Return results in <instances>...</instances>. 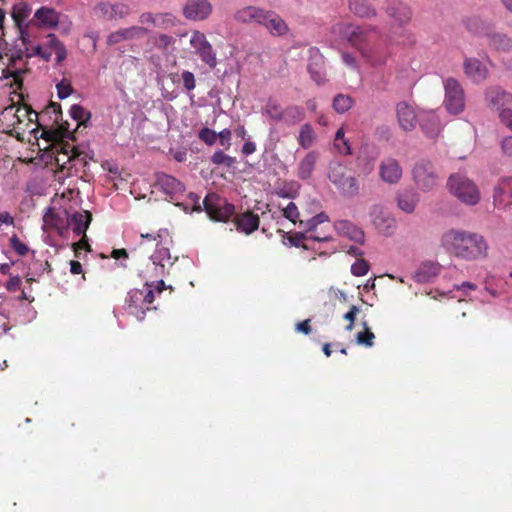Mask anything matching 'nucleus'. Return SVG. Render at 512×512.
Instances as JSON below:
<instances>
[{"instance_id": "obj_1", "label": "nucleus", "mask_w": 512, "mask_h": 512, "mask_svg": "<svg viewBox=\"0 0 512 512\" xmlns=\"http://www.w3.org/2000/svg\"><path fill=\"white\" fill-rule=\"evenodd\" d=\"M439 243L447 253L460 260L473 262L488 257V242L476 232L451 228L441 234Z\"/></svg>"}, {"instance_id": "obj_2", "label": "nucleus", "mask_w": 512, "mask_h": 512, "mask_svg": "<svg viewBox=\"0 0 512 512\" xmlns=\"http://www.w3.org/2000/svg\"><path fill=\"white\" fill-rule=\"evenodd\" d=\"M37 113L25 106L10 105L0 113V123L7 133H15L17 137L26 131L32 133L36 129Z\"/></svg>"}, {"instance_id": "obj_3", "label": "nucleus", "mask_w": 512, "mask_h": 512, "mask_svg": "<svg viewBox=\"0 0 512 512\" xmlns=\"http://www.w3.org/2000/svg\"><path fill=\"white\" fill-rule=\"evenodd\" d=\"M23 53L26 58L39 57L46 62L55 55L57 64L62 63L67 57L65 45L54 34H49L42 44H37L30 39L29 44L23 45Z\"/></svg>"}, {"instance_id": "obj_4", "label": "nucleus", "mask_w": 512, "mask_h": 512, "mask_svg": "<svg viewBox=\"0 0 512 512\" xmlns=\"http://www.w3.org/2000/svg\"><path fill=\"white\" fill-rule=\"evenodd\" d=\"M449 192L461 203L474 206L481 200V193L476 183L465 175L454 174L447 182Z\"/></svg>"}, {"instance_id": "obj_5", "label": "nucleus", "mask_w": 512, "mask_h": 512, "mask_svg": "<svg viewBox=\"0 0 512 512\" xmlns=\"http://www.w3.org/2000/svg\"><path fill=\"white\" fill-rule=\"evenodd\" d=\"M376 31L372 25H357L352 22L339 21L332 25L330 33L335 40L347 41L353 46L366 41L368 35Z\"/></svg>"}, {"instance_id": "obj_6", "label": "nucleus", "mask_w": 512, "mask_h": 512, "mask_svg": "<svg viewBox=\"0 0 512 512\" xmlns=\"http://www.w3.org/2000/svg\"><path fill=\"white\" fill-rule=\"evenodd\" d=\"M443 106L451 115L462 113L466 106V97L462 85L454 78L444 81Z\"/></svg>"}, {"instance_id": "obj_7", "label": "nucleus", "mask_w": 512, "mask_h": 512, "mask_svg": "<svg viewBox=\"0 0 512 512\" xmlns=\"http://www.w3.org/2000/svg\"><path fill=\"white\" fill-rule=\"evenodd\" d=\"M328 178L346 195H355L358 191L356 178L338 161H331L328 166Z\"/></svg>"}, {"instance_id": "obj_8", "label": "nucleus", "mask_w": 512, "mask_h": 512, "mask_svg": "<svg viewBox=\"0 0 512 512\" xmlns=\"http://www.w3.org/2000/svg\"><path fill=\"white\" fill-rule=\"evenodd\" d=\"M173 264L168 247L158 246L155 253L150 257L145 268L141 271L144 279L152 280L162 277L166 269Z\"/></svg>"}, {"instance_id": "obj_9", "label": "nucleus", "mask_w": 512, "mask_h": 512, "mask_svg": "<svg viewBox=\"0 0 512 512\" xmlns=\"http://www.w3.org/2000/svg\"><path fill=\"white\" fill-rule=\"evenodd\" d=\"M367 216L373 227L382 234H389L395 227V219L384 205H372L368 210Z\"/></svg>"}, {"instance_id": "obj_10", "label": "nucleus", "mask_w": 512, "mask_h": 512, "mask_svg": "<svg viewBox=\"0 0 512 512\" xmlns=\"http://www.w3.org/2000/svg\"><path fill=\"white\" fill-rule=\"evenodd\" d=\"M203 203L208 216L216 221H225L234 213L233 205L215 194L206 196Z\"/></svg>"}, {"instance_id": "obj_11", "label": "nucleus", "mask_w": 512, "mask_h": 512, "mask_svg": "<svg viewBox=\"0 0 512 512\" xmlns=\"http://www.w3.org/2000/svg\"><path fill=\"white\" fill-rule=\"evenodd\" d=\"M463 69L467 78L473 83L480 84L488 79L491 63L485 58L470 57L464 60Z\"/></svg>"}, {"instance_id": "obj_12", "label": "nucleus", "mask_w": 512, "mask_h": 512, "mask_svg": "<svg viewBox=\"0 0 512 512\" xmlns=\"http://www.w3.org/2000/svg\"><path fill=\"white\" fill-rule=\"evenodd\" d=\"M413 178L419 189L430 191L437 185V174L433 165L426 160L416 163L413 168Z\"/></svg>"}, {"instance_id": "obj_13", "label": "nucleus", "mask_w": 512, "mask_h": 512, "mask_svg": "<svg viewBox=\"0 0 512 512\" xmlns=\"http://www.w3.org/2000/svg\"><path fill=\"white\" fill-rule=\"evenodd\" d=\"M190 45L200 59L210 68L213 69L217 66L216 53L203 33L193 31L190 36Z\"/></svg>"}, {"instance_id": "obj_14", "label": "nucleus", "mask_w": 512, "mask_h": 512, "mask_svg": "<svg viewBox=\"0 0 512 512\" xmlns=\"http://www.w3.org/2000/svg\"><path fill=\"white\" fill-rule=\"evenodd\" d=\"M19 2L14 4L11 16L18 28L19 31V39L24 44H29V40L31 39V35L28 31V23L27 20L31 14L30 6L24 2L23 0H18Z\"/></svg>"}, {"instance_id": "obj_15", "label": "nucleus", "mask_w": 512, "mask_h": 512, "mask_svg": "<svg viewBox=\"0 0 512 512\" xmlns=\"http://www.w3.org/2000/svg\"><path fill=\"white\" fill-rule=\"evenodd\" d=\"M484 101L488 108L500 113L512 104V94L499 86H490L484 92Z\"/></svg>"}, {"instance_id": "obj_16", "label": "nucleus", "mask_w": 512, "mask_h": 512, "mask_svg": "<svg viewBox=\"0 0 512 512\" xmlns=\"http://www.w3.org/2000/svg\"><path fill=\"white\" fill-rule=\"evenodd\" d=\"M94 13L107 20H118L130 13L129 6L122 2H99L94 7Z\"/></svg>"}, {"instance_id": "obj_17", "label": "nucleus", "mask_w": 512, "mask_h": 512, "mask_svg": "<svg viewBox=\"0 0 512 512\" xmlns=\"http://www.w3.org/2000/svg\"><path fill=\"white\" fill-rule=\"evenodd\" d=\"M493 202L498 208L505 209L512 204V175L499 179L493 191Z\"/></svg>"}, {"instance_id": "obj_18", "label": "nucleus", "mask_w": 512, "mask_h": 512, "mask_svg": "<svg viewBox=\"0 0 512 512\" xmlns=\"http://www.w3.org/2000/svg\"><path fill=\"white\" fill-rule=\"evenodd\" d=\"M212 12V5L208 0H188L183 8L186 18L194 21L206 19Z\"/></svg>"}, {"instance_id": "obj_19", "label": "nucleus", "mask_w": 512, "mask_h": 512, "mask_svg": "<svg viewBox=\"0 0 512 512\" xmlns=\"http://www.w3.org/2000/svg\"><path fill=\"white\" fill-rule=\"evenodd\" d=\"M385 12L389 19L398 25H404L408 23L411 18V11L409 7L398 0L387 1Z\"/></svg>"}, {"instance_id": "obj_20", "label": "nucleus", "mask_w": 512, "mask_h": 512, "mask_svg": "<svg viewBox=\"0 0 512 512\" xmlns=\"http://www.w3.org/2000/svg\"><path fill=\"white\" fill-rule=\"evenodd\" d=\"M157 186L161 191L167 194L172 201L178 200L185 191V188L180 181L167 174H160L157 176Z\"/></svg>"}, {"instance_id": "obj_21", "label": "nucleus", "mask_w": 512, "mask_h": 512, "mask_svg": "<svg viewBox=\"0 0 512 512\" xmlns=\"http://www.w3.org/2000/svg\"><path fill=\"white\" fill-rule=\"evenodd\" d=\"M397 119L400 127L405 131H410L420 122V114L407 103H399L397 105Z\"/></svg>"}, {"instance_id": "obj_22", "label": "nucleus", "mask_w": 512, "mask_h": 512, "mask_svg": "<svg viewBox=\"0 0 512 512\" xmlns=\"http://www.w3.org/2000/svg\"><path fill=\"white\" fill-rule=\"evenodd\" d=\"M379 176L382 181L395 184L402 177V168L395 159H385L379 165Z\"/></svg>"}, {"instance_id": "obj_23", "label": "nucleus", "mask_w": 512, "mask_h": 512, "mask_svg": "<svg viewBox=\"0 0 512 512\" xmlns=\"http://www.w3.org/2000/svg\"><path fill=\"white\" fill-rule=\"evenodd\" d=\"M267 10L256 6H244L238 9L234 14V19L243 24H260L265 20Z\"/></svg>"}, {"instance_id": "obj_24", "label": "nucleus", "mask_w": 512, "mask_h": 512, "mask_svg": "<svg viewBox=\"0 0 512 512\" xmlns=\"http://www.w3.org/2000/svg\"><path fill=\"white\" fill-rule=\"evenodd\" d=\"M348 8L356 17L373 19L378 15L376 7L369 0H347Z\"/></svg>"}, {"instance_id": "obj_25", "label": "nucleus", "mask_w": 512, "mask_h": 512, "mask_svg": "<svg viewBox=\"0 0 512 512\" xmlns=\"http://www.w3.org/2000/svg\"><path fill=\"white\" fill-rule=\"evenodd\" d=\"M420 124L430 137L437 136L442 129L441 120L435 111H422L420 113Z\"/></svg>"}, {"instance_id": "obj_26", "label": "nucleus", "mask_w": 512, "mask_h": 512, "mask_svg": "<svg viewBox=\"0 0 512 512\" xmlns=\"http://www.w3.org/2000/svg\"><path fill=\"white\" fill-rule=\"evenodd\" d=\"M33 20L40 28H54L59 22V14L52 8L41 7L35 11Z\"/></svg>"}, {"instance_id": "obj_27", "label": "nucleus", "mask_w": 512, "mask_h": 512, "mask_svg": "<svg viewBox=\"0 0 512 512\" xmlns=\"http://www.w3.org/2000/svg\"><path fill=\"white\" fill-rule=\"evenodd\" d=\"M262 25L274 36H282L288 33L286 22L275 12L266 11L265 20Z\"/></svg>"}, {"instance_id": "obj_28", "label": "nucleus", "mask_w": 512, "mask_h": 512, "mask_svg": "<svg viewBox=\"0 0 512 512\" xmlns=\"http://www.w3.org/2000/svg\"><path fill=\"white\" fill-rule=\"evenodd\" d=\"M319 160V154L316 151H310L302 157L297 164V176L302 180L309 179Z\"/></svg>"}, {"instance_id": "obj_29", "label": "nucleus", "mask_w": 512, "mask_h": 512, "mask_svg": "<svg viewBox=\"0 0 512 512\" xmlns=\"http://www.w3.org/2000/svg\"><path fill=\"white\" fill-rule=\"evenodd\" d=\"M440 271L441 266L439 263L428 261L421 264L414 277L418 282H430L439 275Z\"/></svg>"}, {"instance_id": "obj_30", "label": "nucleus", "mask_w": 512, "mask_h": 512, "mask_svg": "<svg viewBox=\"0 0 512 512\" xmlns=\"http://www.w3.org/2000/svg\"><path fill=\"white\" fill-rule=\"evenodd\" d=\"M397 207L404 213L411 214L419 202V195L413 191H403L397 195Z\"/></svg>"}, {"instance_id": "obj_31", "label": "nucleus", "mask_w": 512, "mask_h": 512, "mask_svg": "<svg viewBox=\"0 0 512 512\" xmlns=\"http://www.w3.org/2000/svg\"><path fill=\"white\" fill-rule=\"evenodd\" d=\"M91 221V214L87 211L77 212L68 218V225L77 235L84 234Z\"/></svg>"}, {"instance_id": "obj_32", "label": "nucleus", "mask_w": 512, "mask_h": 512, "mask_svg": "<svg viewBox=\"0 0 512 512\" xmlns=\"http://www.w3.org/2000/svg\"><path fill=\"white\" fill-rule=\"evenodd\" d=\"M336 229L340 235L355 242H362L364 239L363 231L347 221L338 222L336 224Z\"/></svg>"}, {"instance_id": "obj_33", "label": "nucleus", "mask_w": 512, "mask_h": 512, "mask_svg": "<svg viewBox=\"0 0 512 512\" xmlns=\"http://www.w3.org/2000/svg\"><path fill=\"white\" fill-rule=\"evenodd\" d=\"M237 228L246 234L255 231L259 226V218L250 212L242 214L236 220Z\"/></svg>"}, {"instance_id": "obj_34", "label": "nucleus", "mask_w": 512, "mask_h": 512, "mask_svg": "<svg viewBox=\"0 0 512 512\" xmlns=\"http://www.w3.org/2000/svg\"><path fill=\"white\" fill-rule=\"evenodd\" d=\"M333 147L340 155H350L351 145L349 140L345 137V129L339 128L335 134Z\"/></svg>"}, {"instance_id": "obj_35", "label": "nucleus", "mask_w": 512, "mask_h": 512, "mask_svg": "<svg viewBox=\"0 0 512 512\" xmlns=\"http://www.w3.org/2000/svg\"><path fill=\"white\" fill-rule=\"evenodd\" d=\"M316 139V134L309 124H304L301 126L299 135H298V143L303 148H309L313 145Z\"/></svg>"}, {"instance_id": "obj_36", "label": "nucleus", "mask_w": 512, "mask_h": 512, "mask_svg": "<svg viewBox=\"0 0 512 512\" xmlns=\"http://www.w3.org/2000/svg\"><path fill=\"white\" fill-rule=\"evenodd\" d=\"M295 112L300 115L299 111L296 108H290L286 112L282 110V108L274 102H270L266 106L267 115L274 120H281L285 117L286 114Z\"/></svg>"}, {"instance_id": "obj_37", "label": "nucleus", "mask_w": 512, "mask_h": 512, "mask_svg": "<svg viewBox=\"0 0 512 512\" xmlns=\"http://www.w3.org/2000/svg\"><path fill=\"white\" fill-rule=\"evenodd\" d=\"M128 303L130 309H140L144 310V291L143 290H132L128 295ZM131 313H136L134 310H131Z\"/></svg>"}, {"instance_id": "obj_38", "label": "nucleus", "mask_w": 512, "mask_h": 512, "mask_svg": "<svg viewBox=\"0 0 512 512\" xmlns=\"http://www.w3.org/2000/svg\"><path fill=\"white\" fill-rule=\"evenodd\" d=\"M353 101L348 95L339 94L333 100V108L338 113H345L352 107Z\"/></svg>"}, {"instance_id": "obj_39", "label": "nucleus", "mask_w": 512, "mask_h": 512, "mask_svg": "<svg viewBox=\"0 0 512 512\" xmlns=\"http://www.w3.org/2000/svg\"><path fill=\"white\" fill-rule=\"evenodd\" d=\"M490 43L497 49L506 50L512 47V40L505 34L494 33L490 36Z\"/></svg>"}, {"instance_id": "obj_40", "label": "nucleus", "mask_w": 512, "mask_h": 512, "mask_svg": "<svg viewBox=\"0 0 512 512\" xmlns=\"http://www.w3.org/2000/svg\"><path fill=\"white\" fill-rule=\"evenodd\" d=\"M375 336L368 328L367 324L364 323V331L357 333L356 341L360 345H365L367 347L373 346V340Z\"/></svg>"}, {"instance_id": "obj_41", "label": "nucleus", "mask_w": 512, "mask_h": 512, "mask_svg": "<svg viewBox=\"0 0 512 512\" xmlns=\"http://www.w3.org/2000/svg\"><path fill=\"white\" fill-rule=\"evenodd\" d=\"M121 30L123 33L124 40H128V39L140 38V37L144 36L147 29L144 27L133 26V27L124 28Z\"/></svg>"}, {"instance_id": "obj_42", "label": "nucleus", "mask_w": 512, "mask_h": 512, "mask_svg": "<svg viewBox=\"0 0 512 512\" xmlns=\"http://www.w3.org/2000/svg\"><path fill=\"white\" fill-rule=\"evenodd\" d=\"M57 93L60 99H65L72 93L71 83L67 79H63L57 84Z\"/></svg>"}, {"instance_id": "obj_43", "label": "nucleus", "mask_w": 512, "mask_h": 512, "mask_svg": "<svg viewBox=\"0 0 512 512\" xmlns=\"http://www.w3.org/2000/svg\"><path fill=\"white\" fill-rule=\"evenodd\" d=\"M369 269V266L366 261L364 260H357L352 266H351V272L355 276H364L367 274Z\"/></svg>"}, {"instance_id": "obj_44", "label": "nucleus", "mask_w": 512, "mask_h": 512, "mask_svg": "<svg viewBox=\"0 0 512 512\" xmlns=\"http://www.w3.org/2000/svg\"><path fill=\"white\" fill-rule=\"evenodd\" d=\"M282 211H283L284 217H286L293 223L296 222V220L299 216V212H298L297 206L293 202H290L285 208H283Z\"/></svg>"}, {"instance_id": "obj_45", "label": "nucleus", "mask_w": 512, "mask_h": 512, "mask_svg": "<svg viewBox=\"0 0 512 512\" xmlns=\"http://www.w3.org/2000/svg\"><path fill=\"white\" fill-rule=\"evenodd\" d=\"M212 161L215 164H225L227 166H231L234 163V158L224 154L221 151L215 152L212 156Z\"/></svg>"}, {"instance_id": "obj_46", "label": "nucleus", "mask_w": 512, "mask_h": 512, "mask_svg": "<svg viewBox=\"0 0 512 512\" xmlns=\"http://www.w3.org/2000/svg\"><path fill=\"white\" fill-rule=\"evenodd\" d=\"M199 138L206 144L212 145L217 139V134L211 129L204 128L200 131Z\"/></svg>"}, {"instance_id": "obj_47", "label": "nucleus", "mask_w": 512, "mask_h": 512, "mask_svg": "<svg viewBox=\"0 0 512 512\" xmlns=\"http://www.w3.org/2000/svg\"><path fill=\"white\" fill-rule=\"evenodd\" d=\"M43 221H44V227L55 228L57 230L60 229V225H59L57 216L52 211H48L44 215Z\"/></svg>"}, {"instance_id": "obj_48", "label": "nucleus", "mask_w": 512, "mask_h": 512, "mask_svg": "<svg viewBox=\"0 0 512 512\" xmlns=\"http://www.w3.org/2000/svg\"><path fill=\"white\" fill-rule=\"evenodd\" d=\"M359 312V307L352 306L350 310L344 314V319L349 322V324L346 326V330L351 331L353 329L355 318L359 314Z\"/></svg>"}, {"instance_id": "obj_49", "label": "nucleus", "mask_w": 512, "mask_h": 512, "mask_svg": "<svg viewBox=\"0 0 512 512\" xmlns=\"http://www.w3.org/2000/svg\"><path fill=\"white\" fill-rule=\"evenodd\" d=\"M454 289L462 292L464 296H469L472 291H475L477 289V285L472 282L465 281L459 285H455Z\"/></svg>"}, {"instance_id": "obj_50", "label": "nucleus", "mask_w": 512, "mask_h": 512, "mask_svg": "<svg viewBox=\"0 0 512 512\" xmlns=\"http://www.w3.org/2000/svg\"><path fill=\"white\" fill-rule=\"evenodd\" d=\"M183 85L187 90H193L196 85L195 77L190 71H184L181 75Z\"/></svg>"}, {"instance_id": "obj_51", "label": "nucleus", "mask_w": 512, "mask_h": 512, "mask_svg": "<svg viewBox=\"0 0 512 512\" xmlns=\"http://www.w3.org/2000/svg\"><path fill=\"white\" fill-rule=\"evenodd\" d=\"M156 26H169L174 24V17L171 14H156Z\"/></svg>"}, {"instance_id": "obj_52", "label": "nucleus", "mask_w": 512, "mask_h": 512, "mask_svg": "<svg viewBox=\"0 0 512 512\" xmlns=\"http://www.w3.org/2000/svg\"><path fill=\"white\" fill-rule=\"evenodd\" d=\"M21 286V278L19 276L9 275V280L6 283L5 287L8 291L15 292Z\"/></svg>"}, {"instance_id": "obj_53", "label": "nucleus", "mask_w": 512, "mask_h": 512, "mask_svg": "<svg viewBox=\"0 0 512 512\" xmlns=\"http://www.w3.org/2000/svg\"><path fill=\"white\" fill-rule=\"evenodd\" d=\"M499 118L501 122L506 125L509 129H512V110L504 109L499 113Z\"/></svg>"}, {"instance_id": "obj_54", "label": "nucleus", "mask_w": 512, "mask_h": 512, "mask_svg": "<svg viewBox=\"0 0 512 512\" xmlns=\"http://www.w3.org/2000/svg\"><path fill=\"white\" fill-rule=\"evenodd\" d=\"M501 150L504 155L512 158V136L505 137L501 141Z\"/></svg>"}, {"instance_id": "obj_55", "label": "nucleus", "mask_w": 512, "mask_h": 512, "mask_svg": "<svg viewBox=\"0 0 512 512\" xmlns=\"http://www.w3.org/2000/svg\"><path fill=\"white\" fill-rule=\"evenodd\" d=\"M139 21L142 25H146L148 27H156L155 15L152 13H143L140 16Z\"/></svg>"}, {"instance_id": "obj_56", "label": "nucleus", "mask_w": 512, "mask_h": 512, "mask_svg": "<svg viewBox=\"0 0 512 512\" xmlns=\"http://www.w3.org/2000/svg\"><path fill=\"white\" fill-rule=\"evenodd\" d=\"M342 61L347 67L357 69V60L352 54L347 52L342 53Z\"/></svg>"}, {"instance_id": "obj_57", "label": "nucleus", "mask_w": 512, "mask_h": 512, "mask_svg": "<svg viewBox=\"0 0 512 512\" xmlns=\"http://www.w3.org/2000/svg\"><path fill=\"white\" fill-rule=\"evenodd\" d=\"M144 291V303L146 308H148V305H150L154 301V291L152 289V285L146 283V287L143 290Z\"/></svg>"}, {"instance_id": "obj_58", "label": "nucleus", "mask_w": 512, "mask_h": 512, "mask_svg": "<svg viewBox=\"0 0 512 512\" xmlns=\"http://www.w3.org/2000/svg\"><path fill=\"white\" fill-rule=\"evenodd\" d=\"M11 244H12V247L15 249V251H17L20 255H24L28 251V248L26 247V245L23 244L16 237H13L11 239Z\"/></svg>"}, {"instance_id": "obj_59", "label": "nucleus", "mask_w": 512, "mask_h": 512, "mask_svg": "<svg viewBox=\"0 0 512 512\" xmlns=\"http://www.w3.org/2000/svg\"><path fill=\"white\" fill-rule=\"evenodd\" d=\"M122 41H124V38H123V33H122L121 29L111 33L107 38V42L110 45H114V44L120 43Z\"/></svg>"}, {"instance_id": "obj_60", "label": "nucleus", "mask_w": 512, "mask_h": 512, "mask_svg": "<svg viewBox=\"0 0 512 512\" xmlns=\"http://www.w3.org/2000/svg\"><path fill=\"white\" fill-rule=\"evenodd\" d=\"M220 144L225 147L230 146L231 132L229 129H224L218 134Z\"/></svg>"}, {"instance_id": "obj_61", "label": "nucleus", "mask_w": 512, "mask_h": 512, "mask_svg": "<svg viewBox=\"0 0 512 512\" xmlns=\"http://www.w3.org/2000/svg\"><path fill=\"white\" fill-rule=\"evenodd\" d=\"M256 150V145L253 142H246L242 147V152L245 155H250Z\"/></svg>"}, {"instance_id": "obj_62", "label": "nucleus", "mask_w": 512, "mask_h": 512, "mask_svg": "<svg viewBox=\"0 0 512 512\" xmlns=\"http://www.w3.org/2000/svg\"><path fill=\"white\" fill-rule=\"evenodd\" d=\"M296 330L298 332H303L305 334H308L310 332L309 320H305L301 323H298L296 326Z\"/></svg>"}, {"instance_id": "obj_63", "label": "nucleus", "mask_w": 512, "mask_h": 512, "mask_svg": "<svg viewBox=\"0 0 512 512\" xmlns=\"http://www.w3.org/2000/svg\"><path fill=\"white\" fill-rule=\"evenodd\" d=\"M70 271L73 274H80L82 272V266L78 261L70 262Z\"/></svg>"}, {"instance_id": "obj_64", "label": "nucleus", "mask_w": 512, "mask_h": 512, "mask_svg": "<svg viewBox=\"0 0 512 512\" xmlns=\"http://www.w3.org/2000/svg\"><path fill=\"white\" fill-rule=\"evenodd\" d=\"M12 218L9 216L8 213H1L0 214V226L2 224H11Z\"/></svg>"}]
</instances>
